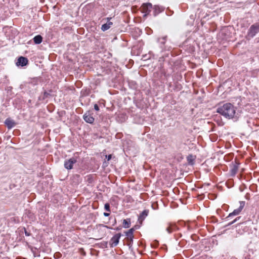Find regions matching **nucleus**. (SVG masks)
Listing matches in <instances>:
<instances>
[{
	"instance_id": "1",
	"label": "nucleus",
	"mask_w": 259,
	"mask_h": 259,
	"mask_svg": "<svg viewBox=\"0 0 259 259\" xmlns=\"http://www.w3.org/2000/svg\"><path fill=\"white\" fill-rule=\"evenodd\" d=\"M218 113L228 119L233 118L236 113L235 107L230 103L220 105L217 110Z\"/></svg>"
},
{
	"instance_id": "2",
	"label": "nucleus",
	"mask_w": 259,
	"mask_h": 259,
	"mask_svg": "<svg viewBox=\"0 0 259 259\" xmlns=\"http://www.w3.org/2000/svg\"><path fill=\"white\" fill-rule=\"evenodd\" d=\"M259 32V22L255 23L249 28L246 38L249 40L254 37Z\"/></svg>"
},
{
	"instance_id": "3",
	"label": "nucleus",
	"mask_w": 259,
	"mask_h": 259,
	"mask_svg": "<svg viewBox=\"0 0 259 259\" xmlns=\"http://www.w3.org/2000/svg\"><path fill=\"white\" fill-rule=\"evenodd\" d=\"M239 207L238 208L234 209L232 212L230 213L229 215L225 219L226 221L230 220L233 218V217L237 215L240 213L245 206V202L244 201H239Z\"/></svg>"
},
{
	"instance_id": "4",
	"label": "nucleus",
	"mask_w": 259,
	"mask_h": 259,
	"mask_svg": "<svg viewBox=\"0 0 259 259\" xmlns=\"http://www.w3.org/2000/svg\"><path fill=\"white\" fill-rule=\"evenodd\" d=\"M141 12L143 13H144V17H146L147 15H148L153 9V6L151 3H144L143 4L141 7Z\"/></svg>"
},
{
	"instance_id": "5",
	"label": "nucleus",
	"mask_w": 259,
	"mask_h": 259,
	"mask_svg": "<svg viewBox=\"0 0 259 259\" xmlns=\"http://www.w3.org/2000/svg\"><path fill=\"white\" fill-rule=\"evenodd\" d=\"M121 236V234L120 233H117L114 235L110 239L109 241V244L110 247H114L116 246L119 241V239Z\"/></svg>"
},
{
	"instance_id": "6",
	"label": "nucleus",
	"mask_w": 259,
	"mask_h": 259,
	"mask_svg": "<svg viewBox=\"0 0 259 259\" xmlns=\"http://www.w3.org/2000/svg\"><path fill=\"white\" fill-rule=\"evenodd\" d=\"M77 162L75 158L72 157L64 161V167L67 169H71L73 168V165Z\"/></svg>"
},
{
	"instance_id": "7",
	"label": "nucleus",
	"mask_w": 259,
	"mask_h": 259,
	"mask_svg": "<svg viewBox=\"0 0 259 259\" xmlns=\"http://www.w3.org/2000/svg\"><path fill=\"white\" fill-rule=\"evenodd\" d=\"M83 118L86 122L90 124L93 123L95 120L94 118L89 112H87L83 114Z\"/></svg>"
},
{
	"instance_id": "8",
	"label": "nucleus",
	"mask_w": 259,
	"mask_h": 259,
	"mask_svg": "<svg viewBox=\"0 0 259 259\" xmlns=\"http://www.w3.org/2000/svg\"><path fill=\"white\" fill-rule=\"evenodd\" d=\"M239 164L240 163L237 161H235L234 163H233L230 169V176L231 177H234L236 175L238 171Z\"/></svg>"
},
{
	"instance_id": "9",
	"label": "nucleus",
	"mask_w": 259,
	"mask_h": 259,
	"mask_svg": "<svg viewBox=\"0 0 259 259\" xmlns=\"http://www.w3.org/2000/svg\"><path fill=\"white\" fill-rule=\"evenodd\" d=\"M28 60L27 58L21 56L18 58V61L16 63L17 66H21L23 67L28 64Z\"/></svg>"
},
{
	"instance_id": "10",
	"label": "nucleus",
	"mask_w": 259,
	"mask_h": 259,
	"mask_svg": "<svg viewBox=\"0 0 259 259\" xmlns=\"http://www.w3.org/2000/svg\"><path fill=\"white\" fill-rule=\"evenodd\" d=\"M4 123L8 129L13 128L16 124V122L11 118H7Z\"/></svg>"
},
{
	"instance_id": "11",
	"label": "nucleus",
	"mask_w": 259,
	"mask_h": 259,
	"mask_svg": "<svg viewBox=\"0 0 259 259\" xmlns=\"http://www.w3.org/2000/svg\"><path fill=\"white\" fill-rule=\"evenodd\" d=\"M112 19L111 17H107L106 19L107 21V22L105 24H104L101 26V30L103 31H106L109 29L111 26L113 25V23L110 22V20Z\"/></svg>"
},
{
	"instance_id": "12",
	"label": "nucleus",
	"mask_w": 259,
	"mask_h": 259,
	"mask_svg": "<svg viewBox=\"0 0 259 259\" xmlns=\"http://www.w3.org/2000/svg\"><path fill=\"white\" fill-rule=\"evenodd\" d=\"M167 36L166 35L164 36H162L161 37H159L157 38V41L159 44L160 48L162 50H165V48L164 47V45L166 41Z\"/></svg>"
},
{
	"instance_id": "13",
	"label": "nucleus",
	"mask_w": 259,
	"mask_h": 259,
	"mask_svg": "<svg viewBox=\"0 0 259 259\" xmlns=\"http://www.w3.org/2000/svg\"><path fill=\"white\" fill-rule=\"evenodd\" d=\"M149 212V211L148 209H145L140 214L138 218V221L140 222V223H142L145 219L148 216Z\"/></svg>"
},
{
	"instance_id": "14",
	"label": "nucleus",
	"mask_w": 259,
	"mask_h": 259,
	"mask_svg": "<svg viewBox=\"0 0 259 259\" xmlns=\"http://www.w3.org/2000/svg\"><path fill=\"white\" fill-rule=\"evenodd\" d=\"M135 231V229L134 228H132L125 232V235L127 236L128 239H130L131 241H133V239L134 238L133 233Z\"/></svg>"
},
{
	"instance_id": "15",
	"label": "nucleus",
	"mask_w": 259,
	"mask_h": 259,
	"mask_svg": "<svg viewBox=\"0 0 259 259\" xmlns=\"http://www.w3.org/2000/svg\"><path fill=\"white\" fill-rule=\"evenodd\" d=\"M152 9L153 10V15L155 17L163 11V9L162 8H160L157 6H154Z\"/></svg>"
},
{
	"instance_id": "16",
	"label": "nucleus",
	"mask_w": 259,
	"mask_h": 259,
	"mask_svg": "<svg viewBox=\"0 0 259 259\" xmlns=\"http://www.w3.org/2000/svg\"><path fill=\"white\" fill-rule=\"evenodd\" d=\"M131 224V220L130 218H127L126 219H124L123 220L122 223V227L124 228H128L130 227Z\"/></svg>"
},
{
	"instance_id": "17",
	"label": "nucleus",
	"mask_w": 259,
	"mask_h": 259,
	"mask_svg": "<svg viewBox=\"0 0 259 259\" xmlns=\"http://www.w3.org/2000/svg\"><path fill=\"white\" fill-rule=\"evenodd\" d=\"M33 41L35 44H40L42 41V37L40 35H37L33 38Z\"/></svg>"
},
{
	"instance_id": "18",
	"label": "nucleus",
	"mask_w": 259,
	"mask_h": 259,
	"mask_svg": "<svg viewBox=\"0 0 259 259\" xmlns=\"http://www.w3.org/2000/svg\"><path fill=\"white\" fill-rule=\"evenodd\" d=\"M187 160L189 165H192L194 164L195 158L192 154H190L187 157Z\"/></svg>"
},
{
	"instance_id": "19",
	"label": "nucleus",
	"mask_w": 259,
	"mask_h": 259,
	"mask_svg": "<svg viewBox=\"0 0 259 259\" xmlns=\"http://www.w3.org/2000/svg\"><path fill=\"white\" fill-rule=\"evenodd\" d=\"M177 229V227L174 225H169L166 228V231L169 233H171L175 231Z\"/></svg>"
},
{
	"instance_id": "20",
	"label": "nucleus",
	"mask_w": 259,
	"mask_h": 259,
	"mask_svg": "<svg viewBox=\"0 0 259 259\" xmlns=\"http://www.w3.org/2000/svg\"><path fill=\"white\" fill-rule=\"evenodd\" d=\"M240 218H241V217H237L234 220H233L232 221L228 223L227 225H226V226L227 227V226H229L232 225L233 224H234L235 222H236L237 221H238Z\"/></svg>"
},
{
	"instance_id": "21",
	"label": "nucleus",
	"mask_w": 259,
	"mask_h": 259,
	"mask_svg": "<svg viewBox=\"0 0 259 259\" xmlns=\"http://www.w3.org/2000/svg\"><path fill=\"white\" fill-rule=\"evenodd\" d=\"M50 96L51 95L49 93L47 92V91H45L43 94L42 99L45 100L46 99L49 98Z\"/></svg>"
},
{
	"instance_id": "22",
	"label": "nucleus",
	"mask_w": 259,
	"mask_h": 259,
	"mask_svg": "<svg viewBox=\"0 0 259 259\" xmlns=\"http://www.w3.org/2000/svg\"><path fill=\"white\" fill-rule=\"evenodd\" d=\"M104 208L107 211H110V205L109 203H105V205H104Z\"/></svg>"
},
{
	"instance_id": "23",
	"label": "nucleus",
	"mask_w": 259,
	"mask_h": 259,
	"mask_svg": "<svg viewBox=\"0 0 259 259\" xmlns=\"http://www.w3.org/2000/svg\"><path fill=\"white\" fill-rule=\"evenodd\" d=\"M24 233H25V235L26 236H29L30 235V233L29 232H28L26 230V229L24 228Z\"/></svg>"
},
{
	"instance_id": "24",
	"label": "nucleus",
	"mask_w": 259,
	"mask_h": 259,
	"mask_svg": "<svg viewBox=\"0 0 259 259\" xmlns=\"http://www.w3.org/2000/svg\"><path fill=\"white\" fill-rule=\"evenodd\" d=\"M106 158L107 159V161H109L112 158V155L109 154L108 155H106Z\"/></svg>"
},
{
	"instance_id": "25",
	"label": "nucleus",
	"mask_w": 259,
	"mask_h": 259,
	"mask_svg": "<svg viewBox=\"0 0 259 259\" xmlns=\"http://www.w3.org/2000/svg\"><path fill=\"white\" fill-rule=\"evenodd\" d=\"M94 109H95V110H96V111H99V107L98 105L97 104H95L94 105Z\"/></svg>"
},
{
	"instance_id": "26",
	"label": "nucleus",
	"mask_w": 259,
	"mask_h": 259,
	"mask_svg": "<svg viewBox=\"0 0 259 259\" xmlns=\"http://www.w3.org/2000/svg\"><path fill=\"white\" fill-rule=\"evenodd\" d=\"M121 228H122L121 226H119V227H117L114 228V230H115L116 231H119L121 229Z\"/></svg>"
},
{
	"instance_id": "27",
	"label": "nucleus",
	"mask_w": 259,
	"mask_h": 259,
	"mask_svg": "<svg viewBox=\"0 0 259 259\" xmlns=\"http://www.w3.org/2000/svg\"><path fill=\"white\" fill-rule=\"evenodd\" d=\"M103 215H104L105 217H108V216H109L110 213H108V212H104Z\"/></svg>"
},
{
	"instance_id": "28",
	"label": "nucleus",
	"mask_w": 259,
	"mask_h": 259,
	"mask_svg": "<svg viewBox=\"0 0 259 259\" xmlns=\"http://www.w3.org/2000/svg\"><path fill=\"white\" fill-rule=\"evenodd\" d=\"M103 164L105 166H107L108 165V163H107L106 161H104V163H103Z\"/></svg>"
},
{
	"instance_id": "29",
	"label": "nucleus",
	"mask_w": 259,
	"mask_h": 259,
	"mask_svg": "<svg viewBox=\"0 0 259 259\" xmlns=\"http://www.w3.org/2000/svg\"><path fill=\"white\" fill-rule=\"evenodd\" d=\"M104 227H106V228H108V229H112V228H111V227H108V226H105Z\"/></svg>"
},
{
	"instance_id": "30",
	"label": "nucleus",
	"mask_w": 259,
	"mask_h": 259,
	"mask_svg": "<svg viewBox=\"0 0 259 259\" xmlns=\"http://www.w3.org/2000/svg\"><path fill=\"white\" fill-rule=\"evenodd\" d=\"M134 228L135 229V230H136V229H138V228H139V226H135Z\"/></svg>"
}]
</instances>
